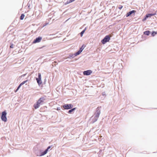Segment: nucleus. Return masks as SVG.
I'll use <instances>...</instances> for the list:
<instances>
[{"label":"nucleus","instance_id":"f257e3e1","mask_svg":"<svg viewBox=\"0 0 157 157\" xmlns=\"http://www.w3.org/2000/svg\"><path fill=\"white\" fill-rule=\"evenodd\" d=\"M46 100V98L45 97H41L37 101L36 104H34L33 106L35 109L38 108L40 105L43 104L44 101Z\"/></svg>","mask_w":157,"mask_h":157},{"label":"nucleus","instance_id":"f03ea898","mask_svg":"<svg viewBox=\"0 0 157 157\" xmlns=\"http://www.w3.org/2000/svg\"><path fill=\"white\" fill-rule=\"evenodd\" d=\"M111 36V35L106 36L101 40L102 43L104 44L107 42H108L110 39V37Z\"/></svg>","mask_w":157,"mask_h":157},{"label":"nucleus","instance_id":"7ed1b4c3","mask_svg":"<svg viewBox=\"0 0 157 157\" xmlns=\"http://www.w3.org/2000/svg\"><path fill=\"white\" fill-rule=\"evenodd\" d=\"M100 110L99 109L98 107L97 109L96 112L95 114V116L94 118H95V120L94 121V122H95L96 121L99 116L100 114Z\"/></svg>","mask_w":157,"mask_h":157},{"label":"nucleus","instance_id":"20e7f679","mask_svg":"<svg viewBox=\"0 0 157 157\" xmlns=\"http://www.w3.org/2000/svg\"><path fill=\"white\" fill-rule=\"evenodd\" d=\"M6 114L7 113L5 111H3L2 113L1 118L2 120L4 122H6L7 121Z\"/></svg>","mask_w":157,"mask_h":157},{"label":"nucleus","instance_id":"39448f33","mask_svg":"<svg viewBox=\"0 0 157 157\" xmlns=\"http://www.w3.org/2000/svg\"><path fill=\"white\" fill-rule=\"evenodd\" d=\"M73 105L71 104H67L63 106V108L65 109H68L72 108Z\"/></svg>","mask_w":157,"mask_h":157},{"label":"nucleus","instance_id":"423d86ee","mask_svg":"<svg viewBox=\"0 0 157 157\" xmlns=\"http://www.w3.org/2000/svg\"><path fill=\"white\" fill-rule=\"evenodd\" d=\"M42 39V37H39L34 40L33 41V43L34 44L37 43H39L41 41Z\"/></svg>","mask_w":157,"mask_h":157},{"label":"nucleus","instance_id":"0eeeda50","mask_svg":"<svg viewBox=\"0 0 157 157\" xmlns=\"http://www.w3.org/2000/svg\"><path fill=\"white\" fill-rule=\"evenodd\" d=\"M92 73V71L91 70H88L85 71L83 72V74L84 75H90Z\"/></svg>","mask_w":157,"mask_h":157},{"label":"nucleus","instance_id":"6e6552de","mask_svg":"<svg viewBox=\"0 0 157 157\" xmlns=\"http://www.w3.org/2000/svg\"><path fill=\"white\" fill-rule=\"evenodd\" d=\"M136 11L135 10H133L132 11H130L128 13H127L126 14V16L127 17H128L130 16L131 15L132 13L134 14L136 12Z\"/></svg>","mask_w":157,"mask_h":157},{"label":"nucleus","instance_id":"1a4fd4ad","mask_svg":"<svg viewBox=\"0 0 157 157\" xmlns=\"http://www.w3.org/2000/svg\"><path fill=\"white\" fill-rule=\"evenodd\" d=\"M36 80L39 85H40L41 84L42 82L41 79L36 78Z\"/></svg>","mask_w":157,"mask_h":157},{"label":"nucleus","instance_id":"9d476101","mask_svg":"<svg viewBox=\"0 0 157 157\" xmlns=\"http://www.w3.org/2000/svg\"><path fill=\"white\" fill-rule=\"evenodd\" d=\"M48 151V149H46L44 151L41 152L40 156L44 155L47 153Z\"/></svg>","mask_w":157,"mask_h":157},{"label":"nucleus","instance_id":"9b49d317","mask_svg":"<svg viewBox=\"0 0 157 157\" xmlns=\"http://www.w3.org/2000/svg\"><path fill=\"white\" fill-rule=\"evenodd\" d=\"M150 32L149 31H146L144 32V34L146 35H148L150 34Z\"/></svg>","mask_w":157,"mask_h":157},{"label":"nucleus","instance_id":"f8f14e48","mask_svg":"<svg viewBox=\"0 0 157 157\" xmlns=\"http://www.w3.org/2000/svg\"><path fill=\"white\" fill-rule=\"evenodd\" d=\"M24 17L25 15L23 14H22L20 17V19L21 20H23Z\"/></svg>","mask_w":157,"mask_h":157},{"label":"nucleus","instance_id":"ddd939ff","mask_svg":"<svg viewBox=\"0 0 157 157\" xmlns=\"http://www.w3.org/2000/svg\"><path fill=\"white\" fill-rule=\"evenodd\" d=\"M81 52L79 51V50L77 52L75 53V56H77L78 55H79Z\"/></svg>","mask_w":157,"mask_h":157},{"label":"nucleus","instance_id":"4468645a","mask_svg":"<svg viewBox=\"0 0 157 157\" xmlns=\"http://www.w3.org/2000/svg\"><path fill=\"white\" fill-rule=\"evenodd\" d=\"M84 45H82V47L80 48L79 51H80L81 52H82V51L84 49Z\"/></svg>","mask_w":157,"mask_h":157},{"label":"nucleus","instance_id":"2eb2a0df","mask_svg":"<svg viewBox=\"0 0 157 157\" xmlns=\"http://www.w3.org/2000/svg\"><path fill=\"white\" fill-rule=\"evenodd\" d=\"M76 108H74L70 110H69V111H68V113H71L73 111H74L75 109Z\"/></svg>","mask_w":157,"mask_h":157},{"label":"nucleus","instance_id":"dca6fc26","mask_svg":"<svg viewBox=\"0 0 157 157\" xmlns=\"http://www.w3.org/2000/svg\"><path fill=\"white\" fill-rule=\"evenodd\" d=\"M86 29H85L83 30L81 33H80V36L81 37L82 36L83 34L84 33Z\"/></svg>","mask_w":157,"mask_h":157},{"label":"nucleus","instance_id":"f3484780","mask_svg":"<svg viewBox=\"0 0 157 157\" xmlns=\"http://www.w3.org/2000/svg\"><path fill=\"white\" fill-rule=\"evenodd\" d=\"M157 34V32L153 31L152 32L151 35L152 36H154L155 34Z\"/></svg>","mask_w":157,"mask_h":157},{"label":"nucleus","instance_id":"a211bd4d","mask_svg":"<svg viewBox=\"0 0 157 157\" xmlns=\"http://www.w3.org/2000/svg\"><path fill=\"white\" fill-rule=\"evenodd\" d=\"M38 78H36V79H41V75L40 73H39L38 74Z\"/></svg>","mask_w":157,"mask_h":157},{"label":"nucleus","instance_id":"6ab92c4d","mask_svg":"<svg viewBox=\"0 0 157 157\" xmlns=\"http://www.w3.org/2000/svg\"><path fill=\"white\" fill-rule=\"evenodd\" d=\"M21 86V85H20V84L18 86V87L17 89L15 91V92H17L18 90L20 88V87Z\"/></svg>","mask_w":157,"mask_h":157},{"label":"nucleus","instance_id":"aec40b11","mask_svg":"<svg viewBox=\"0 0 157 157\" xmlns=\"http://www.w3.org/2000/svg\"><path fill=\"white\" fill-rule=\"evenodd\" d=\"M27 80H26V81H23V82H22V83H21L20 84V85H21V86L22 85H23L26 82H27Z\"/></svg>","mask_w":157,"mask_h":157},{"label":"nucleus","instance_id":"412c9836","mask_svg":"<svg viewBox=\"0 0 157 157\" xmlns=\"http://www.w3.org/2000/svg\"><path fill=\"white\" fill-rule=\"evenodd\" d=\"M27 80H26V81H23V82H22V83H21L20 84V85H21V86L22 85H23L26 82H27Z\"/></svg>","mask_w":157,"mask_h":157},{"label":"nucleus","instance_id":"4be33fe9","mask_svg":"<svg viewBox=\"0 0 157 157\" xmlns=\"http://www.w3.org/2000/svg\"><path fill=\"white\" fill-rule=\"evenodd\" d=\"M75 0H69V1L68 2H67V3H71L74 1H75Z\"/></svg>","mask_w":157,"mask_h":157},{"label":"nucleus","instance_id":"5701e85b","mask_svg":"<svg viewBox=\"0 0 157 157\" xmlns=\"http://www.w3.org/2000/svg\"><path fill=\"white\" fill-rule=\"evenodd\" d=\"M152 15H153L152 14H147V15H146V17L147 18V17H149V16H152Z\"/></svg>","mask_w":157,"mask_h":157},{"label":"nucleus","instance_id":"b1692460","mask_svg":"<svg viewBox=\"0 0 157 157\" xmlns=\"http://www.w3.org/2000/svg\"><path fill=\"white\" fill-rule=\"evenodd\" d=\"M14 45L13 44H11V45L10 46V48H13L14 47Z\"/></svg>","mask_w":157,"mask_h":157},{"label":"nucleus","instance_id":"393cba45","mask_svg":"<svg viewBox=\"0 0 157 157\" xmlns=\"http://www.w3.org/2000/svg\"><path fill=\"white\" fill-rule=\"evenodd\" d=\"M123 8V6H121V5H120L118 7V8L120 9V10H121L122 9V8Z\"/></svg>","mask_w":157,"mask_h":157},{"label":"nucleus","instance_id":"a878e982","mask_svg":"<svg viewBox=\"0 0 157 157\" xmlns=\"http://www.w3.org/2000/svg\"><path fill=\"white\" fill-rule=\"evenodd\" d=\"M73 56V54H70L69 56V57H68V58H70L71 57H72Z\"/></svg>","mask_w":157,"mask_h":157},{"label":"nucleus","instance_id":"bb28decb","mask_svg":"<svg viewBox=\"0 0 157 157\" xmlns=\"http://www.w3.org/2000/svg\"><path fill=\"white\" fill-rule=\"evenodd\" d=\"M50 148V147L49 146V147H48L47 149H48H48H49Z\"/></svg>","mask_w":157,"mask_h":157}]
</instances>
